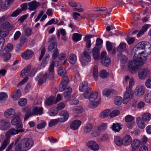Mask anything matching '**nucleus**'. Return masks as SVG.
Wrapping results in <instances>:
<instances>
[{"mask_svg":"<svg viewBox=\"0 0 151 151\" xmlns=\"http://www.w3.org/2000/svg\"><path fill=\"white\" fill-rule=\"evenodd\" d=\"M107 127V124L106 123H103L98 127V129L100 131L105 130Z\"/></svg>","mask_w":151,"mask_h":151,"instance_id":"nucleus-49","label":"nucleus"},{"mask_svg":"<svg viewBox=\"0 0 151 151\" xmlns=\"http://www.w3.org/2000/svg\"><path fill=\"white\" fill-rule=\"evenodd\" d=\"M91 88L89 87L85 91V92L83 93V96L86 99H88L90 95L91 94Z\"/></svg>","mask_w":151,"mask_h":151,"instance_id":"nucleus-41","label":"nucleus"},{"mask_svg":"<svg viewBox=\"0 0 151 151\" xmlns=\"http://www.w3.org/2000/svg\"><path fill=\"white\" fill-rule=\"evenodd\" d=\"M7 97V94L4 92L0 93V103H1L2 101L5 100Z\"/></svg>","mask_w":151,"mask_h":151,"instance_id":"nucleus-50","label":"nucleus"},{"mask_svg":"<svg viewBox=\"0 0 151 151\" xmlns=\"http://www.w3.org/2000/svg\"><path fill=\"white\" fill-rule=\"evenodd\" d=\"M76 60L77 57L76 55L74 54H71L69 57V63L72 64H74L76 63Z\"/></svg>","mask_w":151,"mask_h":151,"instance_id":"nucleus-35","label":"nucleus"},{"mask_svg":"<svg viewBox=\"0 0 151 151\" xmlns=\"http://www.w3.org/2000/svg\"><path fill=\"white\" fill-rule=\"evenodd\" d=\"M58 75L61 76H63L66 73L65 70L63 67H60L58 70Z\"/></svg>","mask_w":151,"mask_h":151,"instance_id":"nucleus-47","label":"nucleus"},{"mask_svg":"<svg viewBox=\"0 0 151 151\" xmlns=\"http://www.w3.org/2000/svg\"><path fill=\"white\" fill-rule=\"evenodd\" d=\"M121 125L119 124L114 123L112 125V128L113 130L115 132H119L120 130L122 129V127H121Z\"/></svg>","mask_w":151,"mask_h":151,"instance_id":"nucleus-38","label":"nucleus"},{"mask_svg":"<svg viewBox=\"0 0 151 151\" xmlns=\"http://www.w3.org/2000/svg\"><path fill=\"white\" fill-rule=\"evenodd\" d=\"M111 111L109 109H106L102 111L100 114L99 117L102 118H104L110 116Z\"/></svg>","mask_w":151,"mask_h":151,"instance_id":"nucleus-27","label":"nucleus"},{"mask_svg":"<svg viewBox=\"0 0 151 151\" xmlns=\"http://www.w3.org/2000/svg\"><path fill=\"white\" fill-rule=\"evenodd\" d=\"M140 143L139 140L137 139L134 140L131 145L132 149L134 150H137L139 147Z\"/></svg>","mask_w":151,"mask_h":151,"instance_id":"nucleus-26","label":"nucleus"},{"mask_svg":"<svg viewBox=\"0 0 151 151\" xmlns=\"http://www.w3.org/2000/svg\"><path fill=\"white\" fill-rule=\"evenodd\" d=\"M98 72L97 66L94 65L93 67V76L95 80H96L98 77Z\"/></svg>","mask_w":151,"mask_h":151,"instance_id":"nucleus-45","label":"nucleus"},{"mask_svg":"<svg viewBox=\"0 0 151 151\" xmlns=\"http://www.w3.org/2000/svg\"><path fill=\"white\" fill-rule=\"evenodd\" d=\"M142 118L138 117L136 119V123L138 127L142 129H144L145 127V123Z\"/></svg>","mask_w":151,"mask_h":151,"instance_id":"nucleus-22","label":"nucleus"},{"mask_svg":"<svg viewBox=\"0 0 151 151\" xmlns=\"http://www.w3.org/2000/svg\"><path fill=\"white\" fill-rule=\"evenodd\" d=\"M133 93L132 89L128 87H127L126 90L124 94L123 101V104H127L129 100L133 99Z\"/></svg>","mask_w":151,"mask_h":151,"instance_id":"nucleus-5","label":"nucleus"},{"mask_svg":"<svg viewBox=\"0 0 151 151\" xmlns=\"http://www.w3.org/2000/svg\"><path fill=\"white\" fill-rule=\"evenodd\" d=\"M150 74V70L148 68H141L139 69L138 76L140 80L145 79L147 75Z\"/></svg>","mask_w":151,"mask_h":151,"instance_id":"nucleus-7","label":"nucleus"},{"mask_svg":"<svg viewBox=\"0 0 151 151\" xmlns=\"http://www.w3.org/2000/svg\"><path fill=\"white\" fill-rule=\"evenodd\" d=\"M21 92L20 90L17 89L14 91L12 98L14 100H17L20 97Z\"/></svg>","mask_w":151,"mask_h":151,"instance_id":"nucleus-30","label":"nucleus"},{"mask_svg":"<svg viewBox=\"0 0 151 151\" xmlns=\"http://www.w3.org/2000/svg\"><path fill=\"white\" fill-rule=\"evenodd\" d=\"M145 91V87L144 86H138L135 90V95L138 96H141L144 94Z\"/></svg>","mask_w":151,"mask_h":151,"instance_id":"nucleus-11","label":"nucleus"},{"mask_svg":"<svg viewBox=\"0 0 151 151\" xmlns=\"http://www.w3.org/2000/svg\"><path fill=\"white\" fill-rule=\"evenodd\" d=\"M27 103V100L25 98H21L18 101L19 105L20 106H24Z\"/></svg>","mask_w":151,"mask_h":151,"instance_id":"nucleus-48","label":"nucleus"},{"mask_svg":"<svg viewBox=\"0 0 151 151\" xmlns=\"http://www.w3.org/2000/svg\"><path fill=\"white\" fill-rule=\"evenodd\" d=\"M24 31L26 35L28 36H30L32 33V31L29 28L25 29Z\"/></svg>","mask_w":151,"mask_h":151,"instance_id":"nucleus-63","label":"nucleus"},{"mask_svg":"<svg viewBox=\"0 0 151 151\" xmlns=\"http://www.w3.org/2000/svg\"><path fill=\"white\" fill-rule=\"evenodd\" d=\"M65 91L64 93V96L66 98H69L70 96L72 91V88L70 87H68L65 88Z\"/></svg>","mask_w":151,"mask_h":151,"instance_id":"nucleus-31","label":"nucleus"},{"mask_svg":"<svg viewBox=\"0 0 151 151\" xmlns=\"http://www.w3.org/2000/svg\"><path fill=\"white\" fill-rule=\"evenodd\" d=\"M114 91L113 89H105L103 91L102 94L108 97L110 95H112Z\"/></svg>","mask_w":151,"mask_h":151,"instance_id":"nucleus-37","label":"nucleus"},{"mask_svg":"<svg viewBox=\"0 0 151 151\" xmlns=\"http://www.w3.org/2000/svg\"><path fill=\"white\" fill-rule=\"evenodd\" d=\"M106 46L107 50L109 52L111 51L112 49L113 45L109 41L106 42Z\"/></svg>","mask_w":151,"mask_h":151,"instance_id":"nucleus-56","label":"nucleus"},{"mask_svg":"<svg viewBox=\"0 0 151 151\" xmlns=\"http://www.w3.org/2000/svg\"><path fill=\"white\" fill-rule=\"evenodd\" d=\"M69 79L67 76H65L62 77V80L59 86V90L63 91L65 90L68 84Z\"/></svg>","mask_w":151,"mask_h":151,"instance_id":"nucleus-9","label":"nucleus"},{"mask_svg":"<svg viewBox=\"0 0 151 151\" xmlns=\"http://www.w3.org/2000/svg\"><path fill=\"white\" fill-rule=\"evenodd\" d=\"M40 4L39 2H37L35 0L28 3V9L29 11H34L39 6Z\"/></svg>","mask_w":151,"mask_h":151,"instance_id":"nucleus-13","label":"nucleus"},{"mask_svg":"<svg viewBox=\"0 0 151 151\" xmlns=\"http://www.w3.org/2000/svg\"><path fill=\"white\" fill-rule=\"evenodd\" d=\"M86 145L91 150L94 151H98L99 149L98 144L94 141L91 140L88 141L86 143Z\"/></svg>","mask_w":151,"mask_h":151,"instance_id":"nucleus-8","label":"nucleus"},{"mask_svg":"<svg viewBox=\"0 0 151 151\" xmlns=\"http://www.w3.org/2000/svg\"><path fill=\"white\" fill-rule=\"evenodd\" d=\"M54 65L55 61L52 60L49 67L48 73H45L43 76L41 75H39L35 78V80L38 81V85H42L43 83L48 81L49 79L51 80L54 79Z\"/></svg>","mask_w":151,"mask_h":151,"instance_id":"nucleus-2","label":"nucleus"},{"mask_svg":"<svg viewBox=\"0 0 151 151\" xmlns=\"http://www.w3.org/2000/svg\"><path fill=\"white\" fill-rule=\"evenodd\" d=\"M10 24L9 22L6 21L1 25V28L4 29H6L10 27Z\"/></svg>","mask_w":151,"mask_h":151,"instance_id":"nucleus-59","label":"nucleus"},{"mask_svg":"<svg viewBox=\"0 0 151 151\" xmlns=\"http://www.w3.org/2000/svg\"><path fill=\"white\" fill-rule=\"evenodd\" d=\"M43 111L42 107L38 108L37 107L34 106L32 109V113L33 115H41L42 114Z\"/></svg>","mask_w":151,"mask_h":151,"instance_id":"nucleus-20","label":"nucleus"},{"mask_svg":"<svg viewBox=\"0 0 151 151\" xmlns=\"http://www.w3.org/2000/svg\"><path fill=\"white\" fill-rule=\"evenodd\" d=\"M20 122V118L18 116H16L12 119L11 123L12 125L15 126L19 124Z\"/></svg>","mask_w":151,"mask_h":151,"instance_id":"nucleus-40","label":"nucleus"},{"mask_svg":"<svg viewBox=\"0 0 151 151\" xmlns=\"http://www.w3.org/2000/svg\"><path fill=\"white\" fill-rule=\"evenodd\" d=\"M59 115L61 117L50 120L48 124L49 127H52L55 126L59 122H64L68 119L69 117L68 113L65 110H63L60 112L59 113Z\"/></svg>","mask_w":151,"mask_h":151,"instance_id":"nucleus-4","label":"nucleus"},{"mask_svg":"<svg viewBox=\"0 0 151 151\" xmlns=\"http://www.w3.org/2000/svg\"><path fill=\"white\" fill-rule=\"evenodd\" d=\"M88 83L85 81L81 82L79 87V90L83 92L88 88Z\"/></svg>","mask_w":151,"mask_h":151,"instance_id":"nucleus-24","label":"nucleus"},{"mask_svg":"<svg viewBox=\"0 0 151 151\" xmlns=\"http://www.w3.org/2000/svg\"><path fill=\"white\" fill-rule=\"evenodd\" d=\"M81 124V122L79 120H76L70 124V127L73 130H75L78 129Z\"/></svg>","mask_w":151,"mask_h":151,"instance_id":"nucleus-18","label":"nucleus"},{"mask_svg":"<svg viewBox=\"0 0 151 151\" xmlns=\"http://www.w3.org/2000/svg\"><path fill=\"white\" fill-rule=\"evenodd\" d=\"M92 55L95 60H98L100 58L99 50L98 48L95 47L92 50Z\"/></svg>","mask_w":151,"mask_h":151,"instance_id":"nucleus-19","label":"nucleus"},{"mask_svg":"<svg viewBox=\"0 0 151 151\" xmlns=\"http://www.w3.org/2000/svg\"><path fill=\"white\" fill-rule=\"evenodd\" d=\"M21 12L20 9H18L14 11L11 15L12 17H16Z\"/></svg>","mask_w":151,"mask_h":151,"instance_id":"nucleus-64","label":"nucleus"},{"mask_svg":"<svg viewBox=\"0 0 151 151\" xmlns=\"http://www.w3.org/2000/svg\"><path fill=\"white\" fill-rule=\"evenodd\" d=\"M145 86L148 88H151V77H150L145 83Z\"/></svg>","mask_w":151,"mask_h":151,"instance_id":"nucleus-55","label":"nucleus"},{"mask_svg":"<svg viewBox=\"0 0 151 151\" xmlns=\"http://www.w3.org/2000/svg\"><path fill=\"white\" fill-rule=\"evenodd\" d=\"M100 59L102 65L106 66H109L111 64V59L107 55L105 51H102L101 53Z\"/></svg>","mask_w":151,"mask_h":151,"instance_id":"nucleus-6","label":"nucleus"},{"mask_svg":"<svg viewBox=\"0 0 151 151\" xmlns=\"http://www.w3.org/2000/svg\"><path fill=\"white\" fill-rule=\"evenodd\" d=\"M108 74L107 72L104 70H102L100 72L99 76L102 78H106Z\"/></svg>","mask_w":151,"mask_h":151,"instance_id":"nucleus-53","label":"nucleus"},{"mask_svg":"<svg viewBox=\"0 0 151 151\" xmlns=\"http://www.w3.org/2000/svg\"><path fill=\"white\" fill-rule=\"evenodd\" d=\"M81 35L77 33H74L73 34L72 37L73 40L75 42H77L81 40Z\"/></svg>","mask_w":151,"mask_h":151,"instance_id":"nucleus-44","label":"nucleus"},{"mask_svg":"<svg viewBox=\"0 0 151 151\" xmlns=\"http://www.w3.org/2000/svg\"><path fill=\"white\" fill-rule=\"evenodd\" d=\"M31 65H29L24 68V69L21 71L20 74V76L21 77H23L24 75H27L30 70L31 68Z\"/></svg>","mask_w":151,"mask_h":151,"instance_id":"nucleus-25","label":"nucleus"},{"mask_svg":"<svg viewBox=\"0 0 151 151\" xmlns=\"http://www.w3.org/2000/svg\"><path fill=\"white\" fill-rule=\"evenodd\" d=\"M118 58L121 63L123 64L126 63L127 61L126 56L122 54H119L118 55Z\"/></svg>","mask_w":151,"mask_h":151,"instance_id":"nucleus-42","label":"nucleus"},{"mask_svg":"<svg viewBox=\"0 0 151 151\" xmlns=\"http://www.w3.org/2000/svg\"><path fill=\"white\" fill-rule=\"evenodd\" d=\"M145 41H142L137 44L133 49L134 53L144 49Z\"/></svg>","mask_w":151,"mask_h":151,"instance_id":"nucleus-17","label":"nucleus"},{"mask_svg":"<svg viewBox=\"0 0 151 151\" xmlns=\"http://www.w3.org/2000/svg\"><path fill=\"white\" fill-rule=\"evenodd\" d=\"M55 100V98L53 96H51L49 98L47 99L45 101V104L48 106L52 105Z\"/></svg>","mask_w":151,"mask_h":151,"instance_id":"nucleus-36","label":"nucleus"},{"mask_svg":"<svg viewBox=\"0 0 151 151\" xmlns=\"http://www.w3.org/2000/svg\"><path fill=\"white\" fill-rule=\"evenodd\" d=\"M72 110L74 113L77 114L81 113L83 111V108L81 106H77L73 107L72 108Z\"/></svg>","mask_w":151,"mask_h":151,"instance_id":"nucleus-39","label":"nucleus"},{"mask_svg":"<svg viewBox=\"0 0 151 151\" xmlns=\"http://www.w3.org/2000/svg\"><path fill=\"white\" fill-rule=\"evenodd\" d=\"M122 101V98L118 96L116 97L114 100V103L116 105H119L121 104Z\"/></svg>","mask_w":151,"mask_h":151,"instance_id":"nucleus-51","label":"nucleus"},{"mask_svg":"<svg viewBox=\"0 0 151 151\" xmlns=\"http://www.w3.org/2000/svg\"><path fill=\"white\" fill-rule=\"evenodd\" d=\"M123 144L124 145H128L131 143L132 139L129 135H125L123 138Z\"/></svg>","mask_w":151,"mask_h":151,"instance_id":"nucleus-21","label":"nucleus"},{"mask_svg":"<svg viewBox=\"0 0 151 151\" xmlns=\"http://www.w3.org/2000/svg\"><path fill=\"white\" fill-rule=\"evenodd\" d=\"M13 48L12 45L10 43H9L4 48V50L6 52H9L12 50Z\"/></svg>","mask_w":151,"mask_h":151,"instance_id":"nucleus-54","label":"nucleus"},{"mask_svg":"<svg viewBox=\"0 0 151 151\" xmlns=\"http://www.w3.org/2000/svg\"><path fill=\"white\" fill-rule=\"evenodd\" d=\"M68 4L71 7L73 8L76 7L81 8L82 7V6L80 4L76 3L73 0H69L68 1Z\"/></svg>","mask_w":151,"mask_h":151,"instance_id":"nucleus-33","label":"nucleus"},{"mask_svg":"<svg viewBox=\"0 0 151 151\" xmlns=\"http://www.w3.org/2000/svg\"><path fill=\"white\" fill-rule=\"evenodd\" d=\"M92 35H86L84 38V41L86 42V47L87 48H90L91 45L90 39L93 37Z\"/></svg>","mask_w":151,"mask_h":151,"instance_id":"nucleus-23","label":"nucleus"},{"mask_svg":"<svg viewBox=\"0 0 151 151\" xmlns=\"http://www.w3.org/2000/svg\"><path fill=\"white\" fill-rule=\"evenodd\" d=\"M28 3H24L21 5L20 7L21 9H20L22 12L23 11H26L28 9Z\"/></svg>","mask_w":151,"mask_h":151,"instance_id":"nucleus-62","label":"nucleus"},{"mask_svg":"<svg viewBox=\"0 0 151 151\" xmlns=\"http://www.w3.org/2000/svg\"><path fill=\"white\" fill-rule=\"evenodd\" d=\"M142 120L145 122H149L151 119V114L149 113H145L142 116Z\"/></svg>","mask_w":151,"mask_h":151,"instance_id":"nucleus-29","label":"nucleus"},{"mask_svg":"<svg viewBox=\"0 0 151 151\" xmlns=\"http://www.w3.org/2000/svg\"><path fill=\"white\" fill-rule=\"evenodd\" d=\"M34 142L31 138H26L22 139L15 148V151H27L33 145Z\"/></svg>","mask_w":151,"mask_h":151,"instance_id":"nucleus-3","label":"nucleus"},{"mask_svg":"<svg viewBox=\"0 0 151 151\" xmlns=\"http://www.w3.org/2000/svg\"><path fill=\"white\" fill-rule=\"evenodd\" d=\"M93 128L92 124L90 123L86 124L84 127V132L86 133H89Z\"/></svg>","mask_w":151,"mask_h":151,"instance_id":"nucleus-28","label":"nucleus"},{"mask_svg":"<svg viewBox=\"0 0 151 151\" xmlns=\"http://www.w3.org/2000/svg\"><path fill=\"white\" fill-rule=\"evenodd\" d=\"M53 53L52 55V58L53 59H55L59 55V50L58 49L53 50Z\"/></svg>","mask_w":151,"mask_h":151,"instance_id":"nucleus-61","label":"nucleus"},{"mask_svg":"<svg viewBox=\"0 0 151 151\" xmlns=\"http://www.w3.org/2000/svg\"><path fill=\"white\" fill-rule=\"evenodd\" d=\"M15 114L14 109L11 108L6 109L4 113L5 117L7 119L12 118L15 115Z\"/></svg>","mask_w":151,"mask_h":151,"instance_id":"nucleus-15","label":"nucleus"},{"mask_svg":"<svg viewBox=\"0 0 151 151\" xmlns=\"http://www.w3.org/2000/svg\"><path fill=\"white\" fill-rule=\"evenodd\" d=\"M34 52L32 51L27 50L21 54V57L24 60H27L31 58L34 55Z\"/></svg>","mask_w":151,"mask_h":151,"instance_id":"nucleus-10","label":"nucleus"},{"mask_svg":"<svg viewBox=\"0 0 151 151\" xmlns=\"http://www.w3.org/2000/svg\"><path fill=\"white\" fill-rule=\"evenodd\" d=\"M6 134L10 135H15L17 134V130L14 128H12L8 130Z\"/></svg>","mask_w":151,"mask_h":151,"instance_id":"nucleus-58","label":"nucleus"},{"mask_svg":"<svg viewBox=\"0 0 151 151\" xmlns=\"http://www.w3.org/2000/svg\"><path fill=\"white\" fill-rule=\"evenodd\" d=\"M114 141L115 144L117 146H120L123 144V139L119 136L115 137Z\"/></svg>","mask_w":151,"mask_h":151,"instance_id":"nucleus-32","label":"nucleus"},{"mask_svg":"<svg viewBox=\"0 0 151 151\" xmlns=\"http://www.w3.org/2000/svg\"><path fill=\"white\" fill-rule=\"evenodd\" d=\"M98 96V93L95 91L92 93L88 99L90 101L92 102L95 101L97 98Z\"/></svg>","mask_w":151,"mask_h":151,"instance_id":"nucleus-43","label":"nucleus"},{"mask_svg":"<svg viewBox=\"0 0 151 151\" xmlns=\"http://www.w3.org/2000/svg\"><path fill=\"white\" fill-rule=\"evenodd\" d=\"M6 138L4 140L1 146L0 147V151L4 150L10 143V138L11 137L9 134H6Z\"/></svg>","mask_w":151,"mask_h":151,"instance_id":"nucleus-16","label":"nucleus"},{"mask_svg":"<svg viewBox=\"0 0 151 151\" xmlns=\"http://www.w3.org/2000/svg\"><path fill=\"white\" fill-rule=\"evenodd\" d=\"M126 47V44L124 43H121L120 44L117 48V51L121 52L124 51Z\"/></svg>","mask_w":151,"mask_h":151,"instance_id":"nucleus-46","label":"nucleus"},{"mask_svg":"<svg viewBox=\"0 0 151 151\" xmlns=\"http://www.w3.org/2000/svg\"><path fill=\"white\" fill-rule=\"evenodd\" d=\"M134 119V118L130 115L127 116L125 119V121L127 122H132Z\"/></svg>","mask_w":151,"mask_h":151,"instance_id":"nucleus-60","label":"nucleus"},{"mask_svg":"<svg viewBox=\"0 0 151 151\" xmlns=\"http://www.w3.org/2000/svg\"><path fill=\"white\" fill-rule=\"evenodd\" d=\"M57 44L55 42H53L51 44L48 46L47 49L49 52H51L52 50L58 49L57 48Z\"/></svg>","mask_w":151,"mask_h":151,"instance_id":"nucleus-34","label":"nucleus"},{"mask_svg":"<svg viewBox=\"0 0 151 151\" xmlns=\"http://www.w3.org/2000/svg\"><path fill=\"white\" fill-rule=\"evenodd\" d=\"M145 101L147 103H151V93L146 94L145 96Z\"/></svg>","mask_w":151,"mask_h":151,"instance_id":"nucleus-52","label":"nucleus"},{"mask_svg":"<svg viewBox=\"0 0 151 151\" xmlns=\"http://www.w3.org/2000/svg\"><path fill=\"white\" fill-rule=\"evenodd\" d=\"M120 114L119 111L118 110H114L110 114V116L111 118L114 117Z\"/></svg>","mask_w":151,"mask_h":151,"instance_id":"nucleus-57","label":"nucleus"},{"mask_svg":"<svg viewBox=\"0 0 151 151\" xmlns=\"http://www.w3.org/2000/svg\"><path fill=\"white\" fill-rule=\"evenodd\" d=\"M10 124L7 120L4 119L0 121V129L3 130H7L10 127Z\"/></svg>","mask_w":151,"mask_h":151,"instance_id":"nucleus-14","label":"nucleus"},{"mask_svg":"<svg viewBox=\"0 0 151 151\" xmlns=\"http://www.w3.org/2000/svg\"><path fill=\"white\" fill-rule=\"evenodd\" d=\"M90 53L91 52L89 49L85 50L81 54L82 59L86 62H90L91 60Z\"/></svg>","mask_w":151,"mask_h":151,"instance_id":"nucleus-12","label":"nucleus"},{"mask_svg":"<svg viewBox=\"0 0 151 151\" xmlns=\"http://www.w3.org/2000/svg\"><path fill=\"white\" fill-rule=\"evenodd\" d=\"M144 49L142 52L134 53V60L128 64L129 70L132 73H134L140 66L143 65L147 60V57L151 53V45L149 42L145 41Z\"/></svg>","mask_w":151,"mask_h":151,"instance_id":"nucleus-1","label":"nucleus"}]
</instances>
